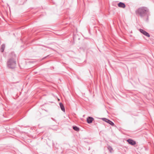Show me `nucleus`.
Listing matches in <instances>:
<instances>
[{
  "mask_svg": "<svg viewBox=\"0 0 154 154\" xmlns=\"http://www.w3.org/2000/svg\"><path fill=\"white\" fill-rule=\"evenodd\" d=\"M93 119V118L91 117H89L87 119V121L88 123H91L92 122Z\"/></svg>",
  "mask_w": 154,
  "mask_h": 154,
  "instance_id": "6",
  "label": "nucleus"
},
{
  "mask_svg": "<svg viewBox=\"0 0 154 154\" xmlns=\"http://www.w3.org/2000/svg\"><path fill=\"white\" fill-rule=\"evenodd\" d=\"M73 128L74 130L76 131H79V128L76 126H73Z\"/></svg>",
  "mask_w": 154,
  "mask_h": 154,
  "instance_id": "10",
  "label": "nucleus"
},
{
  "mask_svg": "<svg viewBox=\"0 0 154 154\" xmlns=\"http://www.w3.org/2000/svg\"><path fill=\"white\" fill-rule=\"evenodd\" d=\"M127 141L128 142L129 144L132 145H135L136 143L135 141L131 139H128L127 140Z\"/></svg>",
  "mask_w": 154,
  "mask_h": 154,
  "instance_id": "4",
  "label": "nucleus"
},
{
  "mask_svg": "<svg viewBox=\"0 0 154 154\" xmlns=\"http://www.w3.org/2000/svg\"><path fill=\"white\" fill-rule=\"evenodd\" d=\"M102 119H103V121L106 122H107V121H106V120H109V119H106V118H103Z\"/></svg>",
  "mask_w": 154,
  "mask_h": 154,
  "instance_id": "12",
  "label": "nucleus"
},
{
  "mask_svg": "<svg viewBox=\"0 0 154 154\" xmlns=\"http://www.w3.org/2000/svg\"><path fill=\"white\" fill-rule=\"evenodd\" d=\"M139 31L141 33L146 36L148 37H149L150 36V35L149 34L144 30L141 29H139Z\"/></svg>",
  "mask_w": 154,
  "mask_h": 154,
  "instance_id": "3",
  "label": "nucleus"
},
{
  "mask_svg": "<svg viewBox=\"0 0 154 154\" xmlns=\"http://www.w3.org/2000/svg\"><path fill=\"white\" fill-rule=\"evenodd\" d=\"M16 64V62L13 59H11L7 62L8 66L11 68H14Z\"/></svg>",
  "mask_w": 154,
  "mask_h": 154,
  "instance_id": "2",
  "label": "nucleus"
},
{
  "mask_svg": "<svg viewBox=\"0 0 154 154\" xmlns=\"http://www.w3.org/2000/svg\"><path fill=\"white\" fill-rule=\"evenodd\" d=\"M5 47V45L3 44L2 45L1 48V51L2 52H4Z\"/></svg>",
  "mask_w": 154,
  "mask_h": 154,
  "instance_id": "8",
  "label": "nucleus"
},
{
  "mask_svg": "<svg viewBox=\"0 0 154 154\" xmlns=\"http://www.w3.org/2000/svg\"><path fill=\"white\" fill-rule=\"evenodd\" d=\"M135 13L137 15L141 18L146 17L149 14V9L146 7H141L136 10Z\"/></svg>",
  "mask_w": 154,
  "mask_h": 154,
  "instance_id": "1",
  "label": "nucleus"
},
{
  "mask_svg": "<svg viewBox=\"0 0 154 154\" xmlns=\"http://www.w3.org/2000/svg\"><path fill=\"white\" fill-rule=\"evenodd\" d=\"M60 108L64 112H65V109L64 106H63V105L61 103H60Z\"/></svg>",
  "mask_w": 154,
  "mask_h": 154,
  "instance_id": "7",
  "label": "nucleus"
},
{
  "mask_svg": "<svg viewBox=\"0 0 154 154\" xmlns=\"http://www.w3.org/2000/svg\"><path fill=\"white\" fill-rule=\"evenodd\" d=\"M106 121H107V123H108L109 124L111 125L112 126H113L114 125V123L112 122L111 121H110L109 120H106Z\"/></svg>",
  "mask_w": 154,
  "mask_h": 154,
  "instance_id": "9",
  "label": "nucleus"
},
{
  "mask_svg": "<svg viewBox=\"0 0 154 154\" xmlns=\"http://www.w3.org/2000/svg\"><path fill=\"white\" fill-rule=\"evenodd\" d=\"M118 6L120 8H124L125 7V4L122 2H120L118 5Z\"/></svg>",
  "mask_w": 154,
  "mask_h": 154,
  "instance_id": "5",
  "label": "nucleus"
},
{
  "mask_svg": "<svg viewBox=\"0 0 154 154\" xmlns=\"http://www.w3.org/2000/svg\"><path fill=\"white\" fill-rule=\"evenodd\" d=\"M108 149H109V150L110 151V152L111 153L113 150L112 147L110 146H108Z\"/></svg>",
  "mask_w": 154,
  "mask_h": 154,
  "instance_id": "11",
  "label": "nucleus"
}]
</instances>
